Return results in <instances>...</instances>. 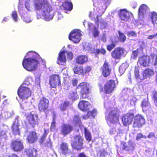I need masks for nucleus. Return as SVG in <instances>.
I'll return each mask as SVG.
<instances>
[{"label": "nucleus", "mask_w": 157, "mask_h": 157, "mask_svg": "<svg viewBox=\"0 0 157 157\" xmlns=\"http://www.w3.org/2000/svg\"><path fill=\"white\" fill-rule=\"evenodd\" d=\"M55 17L57 21H59L62 19L63 17L61 13L57 12L55 14Z\"/></svg>", "instance_id": "3c124183"}, {"label": "nucleus", "mask_w": 157, "mask_h": 157, "mask_svg": "<svg viewBox=\"0 0 157 157\" xmlns=\"http://www.w3.org/2000/svg\"><path fill=\"white\" fill-rule=\"evenodd\" d=\"M115 86V82L114 80H110L107 82L105 86V90L106 93H112Z\"/></svg>", "instance_id": "aec40b11"}, {"label": "nucleus", "mask_w": 157, "mask_h": 157, "mask_svg": "<svg viewBox=\"0 0 157 157\" xmlns=\"http://www.w3.org/2000/svg\"><path fill=\"white\" fill-rule=\"evenodd\" d=\"M155 137V134L153 132H151V133H150L147 136V138H150V139H153Z\"/></svg>", "instance_id": "338daca9"}, {"label": "nucleus", "mask_w": 157, "mask_h": 157, "mask_svg": "<svg viewBox=\"0 0 157 157\" xmlns=\"http://www.w3.org/2000/svg\"><path fill=\"white\" fill-rule=\"evenodd\" d=\"M104 98V106L106 109L105 117L108 124L109 126H111V124H114L116 126H120L118 123L119 115L117 109L114 107H112V103H111L110 99L107 96H105Z\"/></svg>", "instance_id": "7ed1b4c3"}, {"label": "nucleus", "mask_w": 157, "mask_h": 157, "mask_svg": "<svg viewBox=\"0 0 157 157\" xmlns=\"http://www.w3.org/2000/svg\"><path fill=\"white\" fill-rule=\"evenodd\" d=\"M84 48L86 50L88 51L90 53L95 52V50L94 47H92L91 44L89 43H86L84 45Z\"/></svg>", "instance_id": "37998d69"}, {"label": "nucleus", "mask_w": 157, "mask_h": 157, "mask_svg": "<svg viewBox=\"0 0 157 157\" xmlns=\"http://www.w3.org/2000/svg\"><path fill=\"white\" fill-rule=\"evenodd\" d=\"M115 44L114 43H112L108 45L107 46V49L109 51H111L113 48L115 47Z\"/></svg>", "instance_id": "13d9d810"}, {"label": "nucleus", "mask_w": 157, "mask_h": 157, "mask_svg": "<svg viewBox=\"0 0 157 157\" xmlns=\"http://www.w3.org/2000/svg\"><path fill=\"white\" fill-rule=\"evenodd\" d=\"M27 140L30 143H32L36 141L37 140L36 133L33 131L29 132L27 136Z\"/></svg>", "instance_id": "cd10ccee"}, {"label": "nucleus", "mask_w": 157, "mask_h": 157, "mask_svg": "<svg viewBox=\"0 0 157 157\" xmlns=\"http://www.w3.org/2000/svg\"><path fill=\"white\" fill-rule=\"evenodd\" d=\"M12 149L15 151H21L23 148V143L19 140H16L13 141L12 143Z\"/></svg>", "instance_id": "4be33fe9"}, {"label": "nucleus", "mask_w": 157, "mask_h": 157, "mask_svg": "<svg viewBox=\"0 0 157 157\" xmlns=\"http://www.w3.org/2000/svg\"><path fill=\"white\" fill-rule=\"evenodd\" d=\"M129 90L127 89H125L122 91L120 98L121 104L123 107H126L129 104L131 105H135L137 99L134 96L129 95Z\"/></svg>", "instance_id": "39448f33"}, {"label": "nucleus", "mask_w": 157, "mask_h": 157, "mask_svg": "<svg viewBox=\"0 0 157 157\" xmlns=\"http://www.w3.org/2000/svg\"><path fill=\"white\" fill-rule=\"evenodd\" d=\"M94 7L93 12H90V16L95 20L96 24L100 25V28L104 29L107 25V22L103 19L101 16L104 13L110 0H93Z\"/></svg>", "instance_id": "f257e3e1"}, {"label": "nucleus", "mask_w": 157, "mask_h": 157, "mask_svg": "<svg viewBox=\"0 0 157 157\" xmlns=\"http://www.w3.org/2000/svg\"><path fill=\"white\" fill-rule=\"evenodd\" d=\"M131 15L132 13L125 9L120 10L119 13V15L121 20L124 21H129L130 16Z\"/></svg>", "instance_id": "ddd939ff"}, {"label": "nucleus", "mask_w": 157, "mask_h": 157, "mask_svg": "<svg viewBox=\"0 0 157 157\" xmlns=\"http://www.w3.org/2000/svg\"><path fill=\"white\" fill-rule=\"evenodd\" d=\"M103 75L105 77L108 76L111 72V69L109 68L108 63L105 62L101 67Z\"/></svg>", "instance_id": "a878e982"}, {"label": "nucleus", "mask_w": 157, "mask_h": 157, "mask_svg": "<svg viewBox=\"0 0 157 157\" xmlns=\"http://www.w3.org/2000/svg\"><path fill=\"white\" fill-rule=\"evenodd\" d=\"M77 80L76 78H73L72 80V83L74 86H76L77 85Z\"/></svg>", "instance_id": "774afa93"}, {"label": "nucleus", "mask_w": 157, "mask_h": 157, "mask_svg": "<svg viewBox=\"0 0 157 157\" xmlns=\"http://www.w3.org/2000/svg\"><path fill=\"white\" fill-rule=\"evenodd\" d=\"M2 112V118L7 119L13 115L14 113L13 111H5Z\"/></svg>", "instance_id": "a19ab883"}, {"label": "nucleus", "mask_w": 157, "mask_h": 157, "mask_svg": "<svg viewBox=\"0 0 157 157\" xmlns=\"http://www.w3.org/2000/svg\"><path fill=\"white\" fill-rule=\"evenodd\" d=\"M62 7L64 10L71 11L72 9L73 5L71 2L68 1H65L63 4Z\"/></svg>", "instance_id": "c9c22d12"}, {"label": "nucleus", "mask_w": 157, "mask_h": 157, "mask_svg": "<svg viewBox=\"0 0 157 157\" xmlns=\"http://www.w3.org/2000/svg\"><path fill=\"white\" fill-rule=\"evenodd\" d=\"M65 52L67 55V57L70 59H71L73 58V55L72 53L70 51H64L60 52L59 53L57 63L59 64H62V63H65L66 61V57Z\"/></svg>", "instance_id": "1a4fd4ad"}, {"label": "nucleus", "mask_w": 157, "mask_h": 157, "mask_svg": "<svg viewBox=\"0 0 157 157\" xmlns=\"http://www.w3.org/2000/svg\"><path fill=\"white\" fill-rule=\"evenodd\" d=\"M56 127V122L54 117L53 118V120L52 122L50 129L52 131H54Z\"/></svg>", "instance_id": "5fc2aeb1"}, {"label": "nucleus", "mask_w": 157, "mask_h": 157, "mask_svg": "<svg viewBox=\"0 0 157 157\" xmlns=\"http://www.w3.org/2000/svg\"><path fill=\"white\" fill-rule=\"evenodd\" d=\"M87 57L85 56H79L77 57L76 61L77 63L82 64L87 61Z\"/></svg>", "instance_id": "4c0bfd02"}, {"label": "nucleus", "mask_w": 157, "mask_h": 157, "mask_svg": "<svg viewBox=\"0 0 157 157\" xmlns=\"http://www.w3.org/2000/svg\"><path fill=\"white\" fill-rule=\"evenodd\" d=\"M154 74V72L153 70L148 68L147 69L144 70L143 73V78L145 79L153 75Z\"/></svg>", "instance_id": "f704fd0d"}, {"label": "nucleus", "mask_w": 157, "mask_h": 157, "mask_svg": "<svg viewBox=\"0 0 157 157\" xmlns=\"http://www.w3.org/2000/svg\"><path fill=\"white\" fill-rule=\"evenodd\" d=\"M29 157H36V150L32 147H30L26 150Z\"/></svg>", "instance_id": "72a5a7b5"}, {"label": "nucleus", "mask_w": 157, "mask_h": 157, "mask_svg": "<svg viewBox=\"0 0 157 157\" xmlns=\"http://www.w3.org/2000/svg\"><path fill=\"white\" fill-rule=\"evenodd\" d=\"M128 65L127 63H123L119 67V71L121 74L124 73L126 69L128 68Z\"/></svg>", "instance_id": "49530a36"}, {"label": "nucleus", "mask_w": 157, "mask_h": 157, "mask_svg": "<svg viewBox=\"0 0 157 157\" xmlns=\"http://www.w3.org/2000/svg\"><path fill=\"white\" fill-rule=\"evenodd\" d=\"M83 70V73L86 74L91 71V68L90 67L87 66L85 67Z\"/></svg>", "instance_id": "4d7b16f0"}, {"label": "nucleus", "mask_w": 157, "mask_h": 157, "mask_svg": "<svg viewBox=\"0 0 157 157\" xmlns=\"http://www.w3.org/2000/svg\"><path fill=\"white\" fill-rule=\"evenodd\" d=\"M150 58L148 56H144L139 59V63L143 66L146 67L149 65L150 62Z\"/></svg>", "instance_id": "bb28decb"}, {"label": "nucleus", "mask_w": 157, "mask_h": 157, "mask_svg": "<svg viewBox=\"0 0 157 157\" xmlns=\"http://www.w3.org/2000/svg\"><path fill=\"white\" fill-rule=\"evenodd\" d=\"M97 26L92 24V23H89L88 24L89 28L90 30L93 33V35L95 38H96L98 36L100 32L98 29V25L100 26V25H98V24ZM101 29V28H100Z\"/></svg>", "instance_id": "b1692460"}, {"label": "nucleus", "mask_w": 157, "mask_h": 157, "mask_svg": "<svg viewBox=\"0 0 157 157\" xmlns=\"http://www.w3.org/2000/svg\"><path fill=\"white\" fill-rule=\"evenodd\" d=\"M90 106L89 102L82 100L79 102L78 107L82 111H86L90 109Z\"/></svg>", "instance_id": "393cba45"}, {"label": "nucleus", "mask_w": 157, "mask_h": 157, "mask_svg": "<svg viewBox=\"0 0 157 157\" xmlns=\"http://www.w3.org/2000/svg\"><path fill=\"white\" fill-rule=\"evenodd\" d=\"M36 84L39 85L40 84V78L39 75H38L36 77Z\"/></svg>", "instance_id": "e2e57ef3"}, {"label": "nucleus", "mask_w": 157, "mask_h": 157, "mask_svg": "<svg viewBox=\"0 0 157 157\" xmlns=\"http://www.w3.org/2000/svg\"><path fill=\"white\" fill-rule=\"evenodd\" d=\"M95 52L97 54L100 53L103 55H104L105 53V50L103 49H97L95 50Z\"/></svg>", "instance_id": "6e6d98bb"}, {"label": "nucleus", "mask_w": 157, "mask_h": 157, "mask_svg": "<svg viewBox=\"0 0 157 157\" xmlns=\"http://www.w3.org/2000/svg\"><path fill=\"white\" fill-rule=\"evenodd\" d=\"M74 122L75 123L76 126H78L81 130L83 129V125L82 124L80 119L78 115H75L73 119Z\"/></svg>", "instance_id": "e433bc0d"}, {"label": "nucleus", "mask_w": 157, "mask_h": 157, "mask_svg": "<svg viewBox=\"0 0 157 157\" xmlns=\"http://www.w3.org/2000/svg\"><path fill=\"white\" fill-rule=\"evenodd\" d=\"M145 120L143 116L138 114L136 116L134 121L133 126L134 127L140 128L144 124Z\"/></svg>", "instance_id": "4468645a"}, {"label": "nucleus", "mask_w": 157, "mask_h": 157, "mask_svg": "<svg viewBox=\"0 0 157 157\" xmlns=\"http://www.w3.org/2000/svg\"><path fill=\"white\" fill-rule=\"evenodd\" d=\"M19 118L18 116H17L15 118V121L12 126L13 133L15 135L19 134L20 133L19 128L20 124L19 122Z\"/></svg>", "instance_id": "5701e85b"}, {"label": "nucleus", "mask_w": 157, "mask_h": 157, "mask_svg": "<svg viewBox=\"0 0 157 157\" xmlns=\"http://www.w3.org/2000/svg\"><path fill=\"white\" fill-rule=\"evenodd\" d=\"M44 133L43 135L41 137L40 140V142L41 144L43 143L44 142V140L48 134V132L45 129L44 130Z\"/></svg>", "instance_id": "864d4df0"}, {"label": "nucleus", "mask_w": 157, "mask_h": 157, "mask_svg": "<svg viewBox=\"0 0 157 157\" xmlns=\"http://www.w3.org/2000/svg\"><path fill=\"white\" fill-rule=\"evenodd\" d=\"M142 109L144 111H146L147 110H150L151 108L149 102L146 99L143 100L142 103Z\"/></svg>", "instance_id": "2f4dec72"}, {"label": "nucleus", "mask_w": 157, "mask_h": 157, "mask_svg": "<svg viewBox=\"0 0 157 157\" xmlns=\"http://www.w3.org/2000/svg\"><path fill=\"white\" fill-rule=\"evenodd\" d=\"M82 35L79 30H74L70 33L69 38L74 43H78L80 41Z\"/></svg>", "instance_id": "9d476101"}, {"label": "nucleus", "mask_w": 157, "mask_h": 157, "mask_svg": "<svg viewBox=\"0 0 157 157\" xmlns=\"http://www.w3.org/2000/svg\"><path fill=\"white\" fill-rule=\"evenodd\" d=\"M69 103L68 102L66 101L64 103L62 104L60 106V109L62 111H64L65 110L68 105Z\"/></svg>", "instance_id": "603ef678"}, {"label": "nucleus", "mask_w": 157, "mask_h": 157, "mask_svg": "<svg viewBox=\"0 0 157 157\" xmlns=\"http://www.w3.org/2000/svg\"><path fill=\"white\" fill-rule=\"evenodd\" d=\"M128 36H132L133 37H136V33L134 31H130L128 33Z\"/></svg>", "instance_id": "bf43d9fd"}, {"label": "nucleus", "mask_w": 157, "mask_h": 157, "mask_svg": "<svg viewBox=\"0 0 157 157\" xmlns=\"http://www.w3.org/2000/svg\"><path fill=\"white\" fill-rule=\"evenodd\" d=\"M149 11L148 6L145 4L141 5L138 10V16L139 19L141 20H143V19L146 16V14Z\"/></svg>", "instance_id": "f8f14e48"}, {"label": "nucleus", "mask_w": 157, "mask_h": 157, "mask_svg": "<svg viewBox=\"0 0 157 157\" xmlns=\"http://www.w3.org/2000/svg\"><path fill=\"white\" fill-rule=\"evenodd\" d=\"M17 94L22 100H25L31 96V91L29 88L19 87L17 91Z\"/></svg>", "instance_id": "0eeeda50"}, {"label": "nucleus", "mask_w": 157, "mask_h": 157, "mask_svg": "<svg viewBox=\"0 0 157 157\" xmlns=\"http://www.w3.org/2000/svg\"><path fill=\"white\" fill-rule=\"evenodd\" d=\"M68 98L69 99L72 101H74L77 100L78 98V96L76 91H72L69 93Z\"/></svg>", "instance_id": "79ce46f5"}, {"label": "nucleus", "mask_w": 157, "mask_h": 157, "mask_svg": "<svg viewBox=\"0 0 157 157\" xmlns=\"http://www.w3.org/2000/svg\"><path fill=\"white\" fill-rule=\"evenodd\" d=\"M27 119L33 127H34L38 123L37 115L33 112H31L27 116Z\"/></svg>", "instance_id": "f3484780"}, {"label": "nucleus", "mask_w": 157, "mask_h": 157, "mask_svg": "<svg viewBox=\"0 0 157 157\" xmlns=\"http://www.w3.org/2000/svg\"><path fill=\"white\" fill-rule=\"evenodd\" d=\"M11 17L14 22H17L18 21L19 18L16 11H13L11 14Z\"/></svg>", "instance_id": "de8ad7c7"}, {"label": "nucleus", "mask_w": 157, "mask_h": 157, "mask_svg": "<svg viewBox=\"0 0 157 157\" xmlns=\"http://www.w3.org/2000/svg\"><path fill=\"white\" fill-rule=\"evenodd\" d=\"M135 75L136 77V78H140L139 77V71L137 68H135Z\"/></svg>", "instance_id": "0e129e2a"}, {"label": "nucleus", "mask_w": 157, "mask_h": 157, "mask_svg": "<svg viewBox=\"0 0 157 157\" xmlns=\"http://www.w3.org/2000/svg\"><path fill=\"white\" fill-rule=\"evenodd\" d=\"M8 128L7 126H5L0 128V136L4 138H6L7 136L6 133L8 132Z\"/></svg>", "instance_id": "ea45409f"}, {"label": "nucleus", "mask_w": 157, "mask_h": 157, "mask_svg": "<svg viewBox=\"0 0 157 157\" xmlns=\"http://www.w3.org/2000/svg\"><path fill=\"white\" fill-rule=\"evenodd\" d=\"M73 70L75 73L80 74L83 73V70L82 67L81 66H75L73 68Z\"/></svg>", "instance_id": "a18cd8bd"}, {"label": "nucleus", "mask_w": 157, "mask_h": 157, "mask_svg": "<svg viewBox=\"0 0 157 157\" xmlns=\"http://www.w3.org/2000/svg\"><path fill=\"white\" fill-rule=\"evenodd\" d=\"M97 113V110L94 109L93 111L88 112L87 115L83 116V118L86 120L88 118H94L96 116Z\"/></svg>", "instance_id": "473e14b6"}, {"label": "nucleus", "mask_w": 157, "mask_h": 157, "mask_svg": "<svg viewBox=\"0 0 157 157\" xmlns=\"http://www.w3.org/2000/svg\"><path fill=\"white\" fill-rule=\"evenodd\" d=\"M82 139L80 135H76L72 139L71 146L75 149L78 150L83 148Z\"/></svg>", "instance_id": "423d86ee"}, {"label": "nucleus", "mask_w": 157, "mask_h": 157, "mask_svg": "<svg viewBox=\"0 0 157 157\" xmlns=\"http://www.w3.org/2000/svg\"><path fill=\"white\" fill-rule=\"evenodd\" d=\"M73 129V127L68 124H63L61 128V133L65 136L69 134Z\"/></svg>", "instance_id": "412c9836"}, {"label": "nucleus", "mask_w": 157, "mask_h": 157, "mask_svg": "<svg viewBox=\"0 0 157 157\" xmlns=\"http://www.w3.org/2000/svg\"><path fill=\"white\" fill-rule=\"evenodd\" d=\"M134 117V114L132 113L127 114L122 117V119L124 124L126 126L130 124L132 122Z\"/></svg>", "instance_id": "6ab92c4d"}, {"label": "nucleus", "mask_w": 157, "mask_h": 157, "mask_svg": "<svg viewBox=\"0 0 157 157\" xmlns=\"http://www.w3.org/2000/svg\"><path fill=\"white\" fill-rule=\"evenodd\" d=\"M90 85L86 82L81 83L78 86V88L80 89L82 97L83 98H86L88 97L90 89Z\"/></svg>", "instance_id": "6e6552de"}, {"label": "nucleus", "mask_w": 157, "mask_h": 157, "mask_svg": "<svg viewBox=\"0 0 157 157\" xmlns=\"http://www.w3.org/2000/svg\"><path fill=\"white\" fill-rule=\"evenodd\" d=\"M40 60L42 59L37 53L34 52L30 51L26 53L24 58L22 65L28 71H34L38 68Z\"/></svg>", "instance_id": "20e7f679"}, {"label": "nucleus", "mask_w": 157, "mask_h": 157, "mask_svg": "<svg viewBox=\"0 0 157 157\" xmlns=\"http://www.w3.org/2000/svg\"><path fill=\"white\" fill-rule=\"evenodd\" d=\"M49 101L48 99L45 98H42L39 104L38 108L41 111H44L48 109Z\"/></svg>", "instance_id": "a211bd4d"}, {"label": "nucleus", "mask_w": 157, "mask_h": 157, "mask_svg": "<svg viewBox=\"0 0 157 157\" xmlns=\"http://www.w3.org/2000/svg\"><path fill=\"white\" fill-rule=\"evenodd\" d=\"M149 16L152 23L155 25L157 24V13L155 12H151L149 13Z\"/></svg>", "instance_id": "58836bf2"}, {"label": "nucleus", "mask_w": 157, "mask_h": 157, "mask_svg": "<svg viewBox=\"0 0 157 157\" xmlns=\"http://www.w3.org/2000/svg\"><path fill=\"white\" fill-rule=\"evenodd\" d=\"M25 9H26L27 12H32L35 10L33 2L30 0L27 1L25 4Z\"/></svg>", "instance_id": "c756f323"}, {"label": "nucleus", "mask_w": 157, "mask_h": 157, "mask_svg": "<svg viewBox=\"0 0 157 157\" xmlns=\"http://www.w3.org/2000/svg\"><path fill=\"white\" fill-rule=\"evenodd\" d=\"M30 85V82L27 80H25L19 87L29 88V86Z\"/></svg>", "instance_id": "8fccbe9b"}, {"label": "nucleus", "mask_w": 157, "mask_h": 157, "mask_svg": "<svg viewBox=\"0 0 157 157\" xmlns=\"http://www.w3.org/2000/svg\"><path fill=\"white\" fill-rule=\"evenodd\" d=\"M33 2L35 10L39 11L37 13V19L41 18L47 21L52 19L53 15L50 14L52 9L47 0H33Z\"/></svg>", "instance_id": "f03ea898"}, {"label": "nucleus", "mask_w": 157, "mask_h": 157, "mask_svg": "<svg viewBox=\"0 0 157 157\" xmlns=\"http://www.w3.org/2000/svg\"><path fill=\"white\" fill-rule=\"evenodd\" d=\"M60 150L61 153L64 155L69 153V150L68 144L65 142L62 143L60 145Z\"/></svg>", "instance_id": "7c9ffc66"}, {"label": "nucleus", "mask_w": 157, "mask_h": 157, "mask_svg": "<svg viewBox=\"0 0 157 157\" xmlns=\"http://www.w3.org/2000/svg\"><path fill=\"white\" fill-rule=\"evenodd\" d=\"M124 142H122L121 143V147L122 150L128 151L132 150L134 149V144L132 142L129 141L128 142V145H126Z\"/></svg>", "instance_id": "c85d7f7f"}, {"label": "nucleus", "mask_w": 157, "mask_h": 157, "mask_svg": "<svg viewBox=\"0 0 157 157\" xmlns=\"http://www.w3.org/2000/svg\"><path fill=\"white\" fill-rule=\"evenodd\" d=\"M82 130H84L85 138L86 140L88 141H90L91 139V136L90 132L87 130L86 128L84 127H83V129Z\"/></svg>", "instance_id": "c03bdc74"}, {"label": "nucleus", "mask_w": 157, "mask_h": 157, "mask_svg": "<svg viewBox=\"0 0 157 157\" xmlns=\"http://www.w3.org/2000/svg\"><path fill=\"white\" fill-rule=\"evenodd\" d=\"M49 83L51 86L53 88H56L59 86L60 84L59 76L57 75L51 76L50 77Z\"/></svg>", "instance_id": "dca6fc26"}, {"label": "nucleus", "mask_w": 157, "mask_h": 157, "mask_svg": "<svg viewBox=\"0 0 157 157\" xmlns=\"http://www.w3.org/2000/svg\"><path fill=\"white\" fill-rule=\"evenodd\" d=\"M126 54V51L124 48L118 47L113 50L111 53V55L113 58L120 59Z\"/></svg>", "instance_id": "9b49d317"}, {"label": "nucleus", "mask_w": 157, "mask_h": 157, "mask_svg": "<svg viewBox=\"0 0 157 157\" xmlns=\"http://www.w3.org/2000/svg\"><path fill=\"white\" fill-rule=\"evenodd\" d=\"M23 9L22 6H20L19 12L21 18L24 22L27 23H30L33 19L29 16L27 14V11L25 10H23Z\"/></svg>", "instance_id": "2eb2a0df"}, {"label": "nucleus", "mask_w": 157, "mask_h": 157, "mask_svg": "<svg viewBox=\"0 0 157 157\" xmlns=\"http://www.w3.org/2000/svg\"><path fill=\"white\" fill-rule=\"evenodd\" d=\"M154 98L155 105L157 107V93L155 94L154 96Z\"/></svg>", "instance_id": "69168bd1"}, {"label": "nucleus", "mask_w": 157, "mask_h": 157, "mask_svg": "<svg viewBox=\"0 0 157 157\" xmlns=\"http://www.w3.org/2000/svg\"><path fill=\"white\" fill-rule=\"evenodd\" d=\"M116 133L117 131L115 128H112L109 131V133L111 135L115 134Z\"/></svg>", "instance_id": "680f3d73"}, {"label": "nucleus", "mask_w": 157, "mask_h": 157, "mask_svg": "<svg viewBox=\"0 0 157 157\" xmlns=\"http://www.w3.org/2000/svg\"><path fill=\"white\" fill-rule=\"evenodd\" d=\"M138 51L137 50L136 51H133L132 53V58L135 59L137 56L138 55Z\"/></svg>", "instance_id": "052dcab7"}, {"label": "nucleus", "mask_w": 157, "mask_h": 157, "mask_svg": "<svg viewBox=\"0 0 157 157\" xmlns=\"http://www.w3.org/2000/svg\"><path fill=\"white\" fill-rule=\"evenodd\" d=\"M119 40L122 42H124V41L126 39L125 36L123 33H120V32H119Z\"/></svg>", "instance_id": "09e8293b"}]
</instances>
